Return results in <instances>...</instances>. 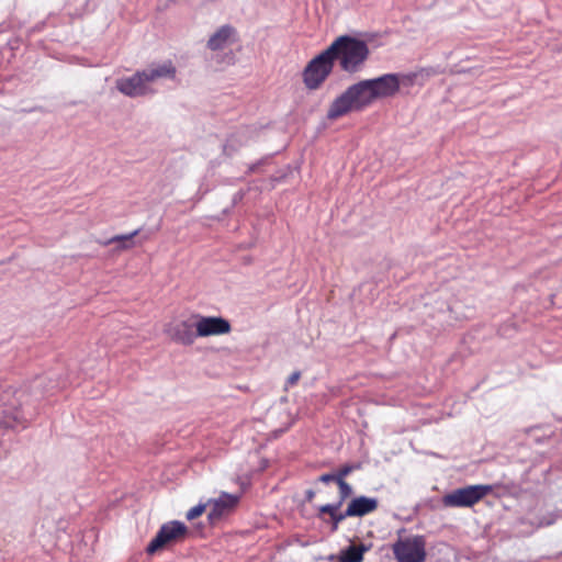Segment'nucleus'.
<instances>
[{
	"mask_svg": "<svg viewBox=\"0 0 562 562\" xmlns=\"http://www.w3.org/2000/svg\"><path fill=\"white\" fill-rule=\"evenodd\" d=\"M327 50L334 61H339L341 70L348 74L360 71L370 54L364 41L349 35L338 36Z\"/></svg>",
	"mask_w": 562,
	"mask_h": 562,
	"instance_id": "nucleus-1",
	"label": "nucleus"
},
{
	"mask_svg": "<svg viewBox=\"0 0 562 562\" xmlns=\"http://www.w3.org/2000/svg\"><path fill=\"white\" fill-rule=\"evenodd\" d=\"M375 101L369 80H361L348 87L334 99L327 111V119L335 121L352 111H361Z\"/></svg>",
	"mask_w": 562,
	"mask_h": 562,
	"instance_id": "nucleus-2",
	"label": "nucleus"
},
{
	"mask_svg": "<svg viewBox=\"0 0 562 562\" xmlns=\"http://www.w3.org/2000/svg\"><path fill=\"white\" fill-rule=\"evenodd\" d=\"M335 63L327 48L312 58L302 71V80L307 90L319 89L333 72Z\"/></svg>",
	"mask_w": 562,
	"mask_h": 562,
	"instance_id": "nucleus-3",
	"label": "nucleus"
},
{
	"mask_svg": "<svg viewBox=\"0 0 562 562\" xmlns=\"http://www.w3.org/2000/svg\"><path fill=\"white\" fill-rule=\"evenodd\" d=\"M189 535L188 527L179 521L171 520L160 526L156 536L151 539L146 548L148 554H154L168 546H172L186 540Z\"/></svg>",
	"mask_w": 562,
	"mask_h": 562,
	"instance_id": "nucleus-4",
	"label": "nucleus"
},
{
	"mask_svg": "<svg viewBox=\"0 0 562 562\" xmlns=\"http://www.w3.org/2000/svg\"><path fill=\"white\" fill-rule=\"evenodd\" d=\"M491 485H468L457 488L442 497L446 507H472L480 503L486 495L492 493Z\"/></svg>",
	"mask_w": 562,
	"mask_h": 562,
	"instance_id": "nucleus-5",
	"label": "nucleus"
},
{
	"mask_svg": "<svg viewBox=\"0 0 562 562\" xmlns=\"http://www.w3.org/2000/svg\"><path fill=\"white\" fill-rule=\"evenodd\" d=\"M165 334L178 345L192 346L198 338L195 313L182 316L166 325Z\"/></svg>",
	"mask_w": 562,
	"mask_h": 562,
	"instance_id": "nucleus-6",
	"label": "nucleus"
},
{
	"mask_svg": "<svg viewBox=\"0 0 562 562\" xmlns=\"http://www.w3.org/2000/svg\"><path fill=\"white\" fill-rule=\"evenodd\" d=\"M397 562H424L426 559V540L424 536L398 539L392 547Z\"/></svg>",
	"mask_w": 562,
	"mask_h": 562,
	"instance_id": "nucleus-7",
	"label": "nucleus"
},
{
	"mask_svg": "<svg viewBox=\"0 0 562 562\" xmlns=\"http://www.w3.org/2000/svg\"><path fill=\"white\" fill-rule=\"evenodd\" d=\"M196 330L199 337L227 335L232 331L231 323L221 316H205L195 313Z\"/></svg>",
	"mask_w": 562,
	"mask_h": 562,
	"instance_id": "nucleus-8",
	"label": "nucleus"
},
{
	"mask_svg": "<svg viewBox=\"0 0 562 562\" xmlns=\"http://www.w3.org/2000/svg\"><path fill=\"white\" fill-rule=\"evenodd\" d=\"M116 88L128 97H140L153 92L144 70L136 71L132 77L117 80Z\"/></svg>",
	"mask_w": 562,
	"mask_h": 562,
	"instance_id": "nucleus-9",
	"label": "nucleus"
},
{
	"mask_svg": "<svg viewBox=\"0 0 562 562\" xmlns=\"http://www.w3.org/2000/svg\"><path fill=\"white\" fill-rule=\"evenodd\" d=\"M368 80L375 100L393 97L400 91L401 82L397 74H386Z\"/></svg>",
	"mask_w": 562,
	"mask_h": 562,
	"instance_id": "nucleus-10",
	"label": "nucleus"
},
{
	"mask_svg": "<svg viewBox=\"0 0 562 562\" xmlns=\"http://www.w3.org/2000/svg\"><path fill=\"white\" fill-rule=\"evenodd\" d=\"M239 496L228 493H222L218 498L209 502L210 512L207 518L211 524H215L223 516L229 514L238 504Z\"/></svg>",
	"mask_w": 562,
	"mask_h": 562,
	"instance_id": "nucleus-11",
	"label": "nucleus"
},
{
	"mask_svg": "<svg viewBox=\"0 0 562 562\" xmlns=\"http://www.w3.org/2000/svg\"><path fill=\"white\" fill-rule=\"evenodd\" d=\"M379 506L378 499L367 496L353 498L347 506V515L352 517H362L376 510Z\"/></svg>",
	"mask_w": 562,
	"mask_h": 562,
	"instance_id": "nucleus-12",
	"label": "nucleus"
},
{
	"mask_svg": "<svg viewBox=\"0 0 562 562\" xmlns=\"http://www.w3.org/2000/svg\"><path fill=\"white\" fill-rule=\"evenodd\" d=\"M236 31L231 25L221 26L207 41L211 50H221L235 41Z\"/></svg>",
	"mask_w": 562,
	"mask_h": 562,
	"instance_id": "nucleus-13",
	"label": "nucleus"
},
{
	"mask_svg": "<svg viewBox=\"0 0 562 562\" xmlns=\"http://www.w3.org/2000/svg\"><path fill=\"white\" fill-rule=\"evenodd\" d=\"M144 72L146 74L147 80L150 85L160 78L173 79L177 69L171 60H167L160 65H150L147 69L144 70Z\"/></svg>",
	"mask_w": 562,
	"mask_h": 562,
	"instance_id": "nucleus-14",
	"label": "nucleus"
},
{
	"mask_svg": "<svg viewBox=\"0 0 562 562\" xmlns=\"http://www.w3.org/2000/svg\"><path fill=\"white\" fill-rule=\"evenodd\" d=\"M341 506V502L337 504H326L322 505L318 508V518H323V515H328L331 522V531H336L338 529L339 524L345 520L347 517H352V515H347V510L344 513H339L338 509Z\"/></svg>",
	"mask_w": 562,
	"mask_h": 562,
	"instance_id": "nucleus-15",
	"label": "nucleus"
},
{
	"mask_svg": "<svg viewBox=\"0 0 562 562\" xmlns=\"http://www.w3.org/2000/svg\"><path fill=\"white\" fill-rule=\"evenodd\" d=\"M138 233H139V229H135L130 234L115 235V236L111 237L110 239H108L106 241H103L102 245L108 246L111 244H117V247H116L117 250H127V249L133 248L134 243L132 239L134 237H136L138 235Z\"/></svg>",
	"mask_w": 562,
	"mask_h": 562,
	"instance_id": "nucleus-16",
	"label": "nucleus"
},
{
	"mask_svg": "<svg viewBox=\"0 0 562 562\" xmlns=\"http://www.w3.org/2000/svg\"><path fill=\"white\" fill-rule=\"evenodd\" d=\"M364 551L363 546H350L342 551L340 562H362Z\"/></svg>",
	"mask_w": 562,
	"mask_h": 562,
	"instance_id": "nucleus-17",
	"label": "nucleus"
},
{
	"mask_svg": "<svg viewBox=\"0 0 562 562\" xmlns=\"http://www.w3.org/2000/svg\"><path fill=\"white\" fill-rule=\"evenodd\" d=\"M339 488V502L341 504L352 494V487L346 481L336 482Z\"/></svg>",
	"mask_w": 562,
	"mask_h": 562,
	"instance_id": "nucleus-18",
	"label": "nucleus"
},
{
	"mask_svg": "<svg viewBox=\"0 0 562 562\" xmlns=\"http://www.w3.org/2000/svg\"><path fill=\"white\" fill-rule=\"evenodd\" d=\"M206 509V504H198L196 506L190 508L187 514L186 518L188 520H194L198 517H200Z\"/></svg>",
	"mask_w": 562,
	"mask_h": 562,
	"instance_id": "nucleus-19",
	"label": "nucleus"
},
{
	"mask_svg": "<svg viewBox=\"0 0 562 562\" xmlns=\"http://www.w3.org/2000/svg\"><path fill=\"white\" fill-rule=\"evenodd\" d=\"M353 470V467L352 465H344L341 467L337 473H335L336 475V482H340V481H345V477L347 475H349Z\"/></svg>",
	"mask_w": 562,
	"mask_h": 562,
	"instance_id": "nucleus-20",
	"label": "nucleus"
},
{
	"mask_svg": "<svg viewBox=\"0 0 562 562\" xmlns=\"http://www.w3.org/2000/svg\"><path fill=\"white\" fill-rule=\"evenodd\" d=\"M318 481H321L323 483H329V482L336 483V475L331 474V473H325L318 477Z\"/></svg>",
	"mask_w": 562,
	"mask_h": 562,
	"instance_id": "nucleus-21",
	"label": "nucleus"
},
{
	"mask_svg": "<svg viewBox=\"0 0 562 562\" xmlns=\"http://www.w3.org/2000/svg\"><path fill=\"white\" fill-rule=\"evenodd\" d=\"M301 378V373L299 371L296 372H293L289 378H288V384L289 385H295L297 383V381L300 380Z\"/></svg>",
	"mask_w": 562,
	"mask_h": 562,
	"instance_id": "nucleus-22",
	"label": "nucleus"
},
{
	"mask_svg": "<svg viewBox=\"0 0 562 562\" xmlns=\"http://www.w3.org/2000/svg\"><path fill=\"white\" fill-rule=\"evenodd\" d=\"M315 496V492L313 490L306 491V501L312 502Z\"/></svg>",
	"mask_w": 562,
	"mask_h": 562,
	"instance_id": "nucleus-23",
	"label": "nucleus"
}]
</instances>
